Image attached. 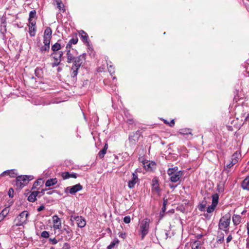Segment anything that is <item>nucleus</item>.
<instances>
[{
  "mask_svg": "<svg viewBox=\"0 0 249 249\" xmlns=\"http://www.w3.org/2000/svg\"><path fill=\"white\" fill-rule=\"evenodd\" d=\"M86 56V54L85 53L78 55V53L76 50L72 49L71 51L68 50L66 52L67 62L68 64H72L70 74L73 81L77 80L78 70L84 61H85Z\"/></svg>",
  "mask_w": 249,
  "mask_h": 249,
  "instance_id": "nucleus-1",
  "label": "nucleus"
},
{
  "mask_svg": "<svg viewBox=\"0 0 249 249\" xmlns=\"http://www.w3.org/2000/svg\"><path fill=\"white\" fill-rule=\"evenodd\" d=\"M33 179L34 177L32 175H20L17 177L16 180L13 181V183L17 189H22Z\"/></svg>",
  "mask_w": 249,
  "mask_h": 249,
  "instance_id": "nucleus-2",
  "label": "nucleus"
},
{
  "mask_svg": "<svg viewBox=\"0 0 249 249\" xmlns=\"http://www.w3.org/2000/svg\"><path fill=\"white\" fill-rule=\"evenodd\" d=\"M231 215L230 213H228L223 216L219 221L218 230H222L227 233L231 223Z\"/></svg>",
  "mask_w": 249,
  "mask_h": 249,
  "instance_id": "nucleus-3",
  "label": "nucleus"
},
{
  "mask_svg": "<svg viewBox=\"0 0 249 249\" xmlns=\"http://www.w3.org/2000/svg\"><path fill=\"white\" fill-rule=\"evenodd\" d=\"M150 222V219L146 218L143 219L140 224V231L142 239H144L149 232Z\"/></svg>",
  "mask_w": 249,
  "mask_h": 249,
  "instance_id": "nucleus-4",
  "label": "nucleus"
},
{
  "mask_svg": "<svg viewBox=\"0 0 249 249\" xmlns=\"http://www.w3.org/2000/svg\"><path fill=\"white\" fill-rule=\"evenodd\" d=\"M143 130L142 129L138 130L135 132L130 133L128 137V140L129 142L135 145L139 141L141 137L142 138V133Z\"/></svg>",
  "mask_w": 249,
  "mask_h": 249,
  "instance_id": "nucleus-5",
  "label": "nucleus"
},
{
  "mask_svg": "<svg viewBox=\"0 0 249 249\" xmlns=\"http://www.w3.org/2000/svg\"><path fill=\"white\" fill-rule=\"evenodd\" d=\"M28 216L29 213L27 211H23L15 219L16 225L19 226L25 224Z\"/></svg>",
  "mask_w": 249,
  "mask_h": 249,
  "instance_id": "nucleus-6",
  "label": "nucleus"
},
{
  "mask_svg": "<svg viewBox=\"0 0 249 249\" xmlns=\"http://www.w3.org/2000/svg\"><path fill=\"white\" fill-rule=\"evenodd\" d=\"M61 231V233H64L65 235V240L66 241H70L72 238L73 232L71 228L68 225L64 224Z\"/></svg>",
  "mask_w": 249,
  "mask_h": 249,
  "instance_id": "nucleus-7",
  "label": "nucleus"
},
{
  "mask_svg": "<svg viewBox=\"0 0 249 249\" xmlns=\"http://www.w3.org/2000/svg\"><path fill=\"white\" fill-rule=\"evenodd\" d=\"M52 34V31L51 28L50 27H47L44 31L43 36L44 45L50 46Z\"/></svg>",
  "mask_w": 249,
  "mask_h": 249,
  "instance_id": "nucleus-8",
  "label": "nucleus"
},
{
  "mask_svg": "<svg viewBox=\"0 0 249 249\" xmlns=\"http://www.w3.org/2000/svg\"><path fill=\"white\" fill-rule=\"evenodd\" d=\"M152 191L156 193L159 196L160 195L161 190L159 185V181L157 177L154 178L152 180Z\"/></svg>",
  "mask_w": 249,
  "mask_h": 249,
  "instance_id": "nucleus-9",
  "label": "nucleus"
},
{
  "mask_svg": "<svg viewBox=\"0 0 249 249\" xmlns=\"http://www.w3.org/2000/svg\"><path fill=\"white\" fill-rule=\"evenodd\" d=\"M183 172L180 170L176 173L167 174L169 176V180L172 182H177L180 180L181 177L183 175Z\"/></svg>",
  "mask_w": 249,
  "mask_h": 249,
  "instance_id": "nucleus-10",
  "label": "nucleus"
},
{
  "mask_svg": "<svg viewBox=\"0 0 249 249\" xmlns=\"http://www.w3.org/2000/svg\"><path fill=\"white\" fill-rule=\"evenodd\" d=\"M61 41L62 40L59 39L57 42L52 46L51 49L53 53L50 54V56H53L54 54H56V52L64 47V44H62L61 43Z\"/></svg>",
  "mask_w": 249,
  "mask_h": 249,
  "instance_id": "nucleus-11",
  "label": "nucleus"
},
{
  "mask_svg": "<svg viewBox=\"0 0 249 249\" xmlns=\"http://www.w3.org/2000/svg\"><path fill=\"white\" fill-rule=\"evenodd\" d=\"M79 35L81 36L82 41L84 43H86L87 46L89 47V49L92 51L93 49L90 47L89 42V36L88 34L83 30H81L79 32Z\"/></svg>",
  "mask_w": 249,
  "mask_h": 249,
  "instance_id": "nucleus-12",
  "label": "nucleus"
},
{
  "mask_svg": "<svg viewBox=\"0 0 249 249\" xmlns=\"http://www.w3.org/2000/svg\"><path fill=\"white\" fill-rule=\"evenodd\" d=\"M78 39L77 36V35L74 36L68 42L66 46V52L70 50V51H71L72 49H73L72 47V44H76L78 42Z\"/></svg>",
  "mask_w": 249,
  "mask_h": 249,
  "instance_id": "nucleus-13",
  "label": "nucleus"
},
{
  "mask_svg": "<svg viewBox=\"0 0 249 249\" xmlns=\"http://www.w3.org/2000/svg\"><path fill=\"white\" fill-rule=\"evenodd\" d=\"M139 179L138 178V175L136 172L132 173V178L128 182V187L130 189L134 188L135 185L139 182Z\"/></svg>",
  "mask_w": 249,
  "mask_h": 249,
  "instance_id": "nucleus-14",
  "label": "nucleus"
},
{
  "mask_svg": "<svg viewBox=\"0 0 249 249\" xmlns=\"http://www.w3.org/2000/svg\"><path fill=\"white\" fill-rule=\"evenodd\" d=\"M61 176L64 180L70 178H76L79 176L75 173H70L69 172H64L61 173Z\"/></svg>",
  "mask_w": 249,
  "mask_h": 249,
  "instance_id": "nucleus-15",
  "label": "nucleus"
},
{
  "mask_svg": "<svg viewBox=\"0 0 249 249\" xmlns=\"http://www.w3.org/2000/svg\"><path fill=\"white\" fill-rule=\"evenodd\" d=\"M36 46L39 49V53L41 54L49 52L50 49V46L42 45L40 42L37 43Z\"/></svg>",
  "mask_w": 249,
  "mask_h": 249,
  "instance_id": "nucleus-16",
  "label": "nucleus"
},
{
  "mask_svg": "<svg viewBox=\"0 0 249 249\" xmlns=\"http://www.w3.org/2000/svg\"><path fill=\"white\" fill-rule=\"evenodd\" d=\"M82 189L83 186L80 183L77 184L75 185L70 187V194L73 195L77 192L81 190Z\"/></svg>",
  "mask_w": 249,
  "mask_h": 249,
  "instance_id": "nucleus-17",
  "label": "nucleus"
},
{
  "mask_svg": "<svg viewBox=\"0 0 249 249\" xmlns=\"http://www.w3.org/2000/svg\"><path fill=\"white\" fill-rule=\"evenodd\" d=\"M76 221L77 226L80 228H84L86 225V219L82 216H79V217H76Z\"/></svg>",
  "mask_w": 249,
  "mask_h": 249,
  "instance_id": "nucleus-18",
  "label": "nucleus"
},
{
  "mask_svg": "<svg viewBox=\"0 0 249 249\" xmlns=\"http://www.w3.org/2000/svg\"><path fill=\"white\" fill-rule=\"evenodd\" d=\"M39 194V191H33L28 196L27 200L31 202H34L36 200V196Z\"/></svg>",
  "mask_w": 249,
  "mask_h": 249,
  "instance_id": "nucleus-19",
  "label": "nucleus"
},
{
  "mask_svg": "<svg viewBox=\"0 0 249 249\" xmlns=\"http://www.w3.org/2000/svg\"><path fill=\"white\" fill-rule=\"evenodd\" d=\"M143 164L145 169L148 171H152L156 166V163L154 161H151L150 162H146L145 163H143Z\"/></svg>",
  "mask_w": 249,
  "mask_h": 249,
  "instance_id": "nucleus-20",
  "label": "nucleus"
},
{
  "mask_svg": "<svg viewBox=\"0 0 249 249\" xmlns=\"http://www.w3.org/2000/svg\"><path fill=\"white\" fill-rule=\"evenodd\" d=\"M50 57H53L54 59V62L52 63L53 68L58 66L60 64L62 59L58 57L57 55H53V56H50Z\"/></svg>",
  "mask_w": 249,
  "mask_h": 249,
  "instance_id": "nucleus-21",
  "label": "nucleus"
},
{
  "mask_svg": "<svg viewBox=\"0 0 249 249\" xmlns=\"http://www.w3.org/2000/svg\"><path fill=\"white\" fill-rule=\"evenodd\" d=\"M44 183V181L42 178H39L37 179L34 183L32 190L38 189L39 187H41Z\"/></svg>",
  "mask_w": 249,
  "mask_h": 249,
  "instance_id": "nucleus-22",
  "label": "nucleus"
},
{
  "mask_svg": "<svg viewBox=\"0 0 249 249\" xmlns=\"http://www.w3.org/2000/svg\"><path fill=\"white\" fill-rule=\"evenodd\" d=\"M107 148L108 144L106 143L104 147L98 153V156L100 159H102L104 157L105 154L107 153Z\"/></svg>",
  "mask_w": 249,
  "mask_h": 249,
  "instance_id": "nucleus-23",
  "label": "nucleus"
},
{
  "mask_svg": "<svg viewBox=\"0 0 249 249\" xmlns=\"http://www.w3.org/2000/svg\"><path fill=\"white\" fill-rule=\"evenodd\" d=\"M232 221L234 226L239 225L241 221V216L238 214H233L232 216Z\"/></svg>",
  "mask_w": 249,
  "mask_h": 249,
  "instance_id": "nucleus-24",
  "label": "nucleus"
},
{
  "mask_svg": "<svg viewBox=\"0 0 249 249\" xmlns=\"http://www.w3.org/2000/svg\"><path fill=\"white\" fill-rule=\"evenodd\" d=\"M57 182V179L56 178H50L48 179L45 182L46 187H51L53 185H55Z\"/></svg>",
  "mask_w": 249,
  "mask_h": 249,
  "instance_id": "nucleus-25",
  "label": "nucleus"
},
{
  "mask_svg": "<svg viewBox=\"0 0 249 249\" xmlns=\"http://www.w3.org/2000/svg\"><path fill=\"white\" fill-rule=\"evenodd\" d=\"M242 187L244 190H249V176L247 177L242 183Z\"/></svg>",
  "mask_w": 249,
  "mask_h": 249,
  "instance_id": "nucleus-26",
  "label": "nucleus"
},
{
  "mask_svg": "<svg viewBox=\"0 0 249 249\" xmlns=\"http://www.w3.org/2000/svg\"><path fill=\"white\" fill-rule=\"evenodd\" d=\"M35 75L38 78H42L43 76V71L42 68L37 67L35 70Z\"/></svg>",
  "mask_w": 249,
  "mask_h": 249,
  "instance_id": "nucleus-27",
  "label": "nucleus"
},
{
  "mask_svg": "<svg viewBox=\"0 0 249 249\" xmlns=\"http://www.w3.org/2000/svg\"><path fill=\"white\" fill-rule=\"evenodd\" d=\"M192 249H201V244L200 241L196 240L194 242L191 246Z\"/></svg>",
  "mask_w": 249,
  "mask_h": 249,
  "instance_id": "nucleus-28",
  "label": "nucleus"
},
{
  "mask_svg": "<svg viewBox=\"0 0 249 249\" xmlns=\"http://www.w3.org/2000/svg\"><path fill=\"white\" fill-rule=\"evenodd\" d=\"M212 203L215 205H217L219 200V195L217 193L213 194L212 196Z\"/></svg>",
  "mask_w": 249,
  "mask_h": 249,
  "instance_id": "nucleus-29",
  "label": "nucleus"
},
{
  "mask_svg": "<svg viewBox=\"0 0 249 249\" xmlns=\"http://www.w3.org/2000/svg\"><path fill=\"white\" fill-rule=\"evenodd\" d=\"M240 156V153H238L237 151L234 152L231 156V161L236 164L238 161Z\"/></svg>",
  "mask_w": 249,
  "mask_h": 249,
  "instance_id": "nucleus-30",
  "label": "nucleus"
},
{
  "mask_svg": "<svg viewBox=\"0 0 249 249\" xmlns=\"http://www.w3.org/2000/svg\"><path fill=\"white\" fill-rule=\"evenodd\" d=\"M6 25L5 23V21L2 22L1 24L0 25V32L2 34L3 36H5V34L6 33Z\"/></svg>",
  "mask_w": 249,
  "mask_h": 249,
  "instance_id": "nucleus-31",
  "label": "nucleus"
},
{
  "mask_svg": "<svg viewBox=\"0 0 249 249\" xmlns=\"http://www.w3.org/2000/svg\"><path fill=\"white\" fill-rule=\"evenodd\" d=\"M119 243V240L117 238H115L113 239V240L111 242L110 245H108L107 247V249H113L114 248L115 246L116 245L118 244Z\"/></svg>",
  "mask_w": 249,
  "mask_h": 249,
  "instance_id": "nucleus-32",
  "label": "nucleus"
},
{
  "mask_svg": "<svg viewBox=\"0 0 249 249\" xmlns=\"http://www.w3.org/2000/svg\"><path fill=\"white\" fill-rule=\"evenodd\" d=\"M224 239V234L223 232H218V236L217 237V242L219 244H222Z\"/></svg>",
  "mask_w": 249,
  "mask_h": 249,
  "instance_id": "nucleus-33",
  "label": "nucleus"
},
{
  "mask_svg": "<svg viewBox=\"0 0 249 249\" xmlns=\"http://www.w3.org/2000/svg\"><path fill=\"white\" fill-rule=\"evenodd\" d=\"M207 204L206 201H203L201 203L198 205V208L201 212H203L205 210Z\"/></svg>",
  "mask_w": 249,
  "mask_h": 249,
  "instance_id": "nucleus-34",
  "label": "nucleus"
},
{
  "mask_svg": "<svg viewBox=\"0 0 249 249\" xmlns=\"http://www.w3.org/2000/svg\"><path fill=\"white\" fill-rule=\"evenodd\" d=\"M56 4L57 8L60 11H62L63 12H65L66 10L62 1H57V3Z\"/></svg>",
  "mask_w": 249,
  "mask_h": 249,
  "instance_id": "nucleus-35",
  "label": "nucleus"
},
{
  "mask_svg": "<svg viewBox=\"0 0 249 249\" xmlns=\"http://www.w3.org/2000/svg\"><path fill=\"white\" fill-rule=\"evenodd\" d=\"M17 170L16 169H10L9 170V175L10 178H16L18 177V174L16 172Z\"/></svg>",
  "mask_w": 249,
  "mask_h": 249,
  "instance_id": "nucleus-36",
  "label": "nucleus"
},
{
  "mask_svg": "<svg viewBox=\"0 0 249 249\" xmlns=\"http://www.w3.org/2000/svg\"><path fill=\"white\" fill-rule=\"evenodd\" d=\"M10 211L9 209L7 208V207L4 208L2 211L0 213V214L2 215V217L4 218L8 215Z\"/></svg>",
  "mask_w": 249,
  "mask_h": 249,
  "instance_id": "nucleus-37",
  "label": "nucleus"
},
{
  "mask_svg": "<svg viewBox=\"0 0 249 249\" xmlns=\"http://www.w3.org/2000/svg\"><path fill=\"white\" fill-rule=\"evenodd\" d=\"M216 206H217L216 205L212 203L211 205L209 206L207 208V210H206L207 212L208 213H211L213 212L214 211Z\"/></svg>",
  "mask_w": 249,
  "mask_h": 249,
  "instance_id": "nucleus-38",
  "label": "nucleus"
},
{
  "mask_svg": "<svg viewBox=\"0 0 249 249\" xmlns=\"http://www.w3.org/2000/svg\"><path fill=\"white\" fill-rule=\"evenodd\" d=\"M178 168L177 166H175L173 168H169L167 171V174H172L176 173L177 172H178L179 170H178Z\"/></svg>",
  "mask_w": 249,
  "mask_h": 249,
  "instance_id": "nucleus-39",
  "label": "nucleus"
},
{
  "mask_svg": "<svg viewBox=\"0 0 249 249\" xmlns=\"http://www.w3.org/2000/svg\"><path fill=\"white\" fill-rule=\"evenodd\" d=\"M179 133L183 135H188L191 133V130L188 128L181 129L179 130Z\"/></svg>",
  "mask_w": 249,
  "mask_h": 249,
  "instance_id": "nucleus-40",
  "label": "nucleus"
},
{
  "mask_svg": "<svg viewBox=\"0 0 249 249\" xmlns=\"http://www.w3.org/2000/svg\"><path fill=\"white\" fill-rule=\"evenodd\" d=\"M33 18H36V11L35 10H32L30 12L28 20L33 19Z\"/></svg>",
  "mask_w": 249,
  "mask_h": 249,
  "instance_id": "nucleus-41",
  "label": "nucleus"
},
{
  "mask_svg": "<svg viewBox=\"0 0 249 249\" xmlns=\"http://www.w3.org/2000/svg\"><path fill=\"white\" fill-rule=\"evenodd\" d=\"M29 33L30 36H34L36 35V27H33L31 28V27H29Z\"/></svg>",
  "mask_w": 249,
  "mask_h": 249,
  "instance_id": "nucleus-42",
  "label": "nucleus"
},
{
  "mask_svg": "<svg viewBox=\"0 0 249 249\" xmlns=\"http://www.w3.org/2000/svg\"><path fill=\"white\" fill-rule=\"evenodd\" d=\"M53 228L54 229H58V230H60L62 228V225H61V222H56V223H53Z\"/></svg>",
  "mask_w": 249,
  "mask_h": 249,
  "instance_id": "nucleus-43",
  "label": "nucleus"
},
{
  "mask_svg": "<svg viewBox=\"0 0 249 249\" xmlns=\"http://www.w3.org/2000/svg\"><path fill=\"white\" fill-rule=\"evenodd\" d=\"M50 243L52 245H55L59 242V240H57L56 238H49Z\"/></svg>",
  "mask_w": 249,
  "mask_h": 249,
  "instance_id": "nucleus-44",
  "label": "nucleus"
},
{
  "mask_svg": "<svg viewBox=\"0 0 249 249\" xmlns=\"http://www.w3.org/2000/svg\"><path fill=\"white\" fill-rule=\"evenodd\" d=\"M53 223L61 222L60 219L57 215H54L53 216Z\"/></svg>",
  "mask_w": 249,
  "mask_h": 249,
  "instance_id": "nucleus-45",
  "label": "nucleus"
},
{
  "mask_svg": "<svg viewBox=\"0 0 249 249\" xmlns=\"http://www.w3.org/2000/svg\"><path fill=\"white\" fill-rule=\"evenodd\" d=\"M123 221L126 224L129 223L131 221L130 216L129 215L125 216L123 219Z\"/></svg>",
  "mask_w": 249,
  "mask_h": 249,
  "instance_id": "nucleus-46",
  "label": "nucleus"
},
{
  "mask_svg": "<svg viewBox=\"0 0 249 249\" xmlns=\"http://www.w3.org/2000/svg\"><path fill=\"white\" fill-rule=\"evenodd\" d=\"M14 189L12 188H10L8 191V196L9 197L13 198L14 197Z\"/></svg>",
  "mask_w": 249,
  "mask_h": 249,
  "instance_id": "nucleus-47",
  "label": "nucleus"
},
{
  "mask_svg": "<svg viewBox=\"0 0 249 249\" xmlns=\"http://www.w3.org/2000/svg\"><path fill=\"white\" fill-rule=\"evenodd\" d=\"M29 20V27H31V28L33 27H35L36 22L35 20H33V19L28 20Z\"/></svg>",
  "mask_w": 249,
  "mask_h": 249,
  "instance_id": "nucleus-48",
  "label": "nucleus"
},
{
  "mask_svg": "<svg viewBox=\"0 0 249 249\" xmlns=\"http://www.w3.org/2000/svg\"><path fill=\"white\" fill-rule=\"evenodd\" d=\"M41 236L43 238H48L49 236V233L48 231H44L42 232Z\"/></svg>",
  "mask_w": 249,
  "mask_h": 249,
  "instance_id": "nucleus-49",
  "label": "nucleus"
},
{
  "mask_svg": "<svg viewBox=\"0 0 249 249\" xmlns=\"http://www.w3.org/2000/svg\"><path fill=\"white\" fill-rule=\"evenodd\" d=\"M14 203V201L12 200H9L7 201V204L4 205V207H7V208L9 209V208L13 205Z\"/></svg>",
  "mask_w": 249,
  "mask_h": 249,
  "instance_id": "nucleus-50",
  "label": "nucleus"
},
{
  "mask_svg": "<svg viewBox=\"0 0 249 249\" xmlns=\"http://www.w3.org/2000/svg\"><path fill=\"white\" fill-rule=\"evenodd\" d=\"M126 122L129 124H134L135 121L132 117H130L129 118L126 120Z\"/></svg>",
  "mask_w": 249,
  "mask_h": 249,
  "instance_id": "nucleus-51",
  "label": "nucleus"
},
{
  "mask_svg": "<svg viewBox=\"0 0 249 249\" xmlns=\"http://www.w3.org/2000/svg\"><path fill=\"white\" fill-rule=\"evenodd\" d=\"M70 245L68 243H65L63 244L62 249H70Z\"/></svg>",
  "mask_w": 249,
  "mask_h": 249,
  "instance_id": "nucleus-52",
  "label": "nucleus"
},
{
  "mask_svg": "<svg viewBox=\"0 0 249 249\" xmlns=\"http://www.w3.org/2000/svg\"><path fill=\"white\" fill-rule=\"evenodd\" d=\"M118 235L120 237L125 239L126 237V234L125 232H119Z\"/></svg>",
  "mask_w": 249,
  "mask_h": 249,
  "instance_id": "nucleus-53",
  "label": "nucleus"
},
{
  "mask_svg": "<svg viewBox=\"0 0 249 249\" xmlns=\"http://www.w3.org/2000/svg\"><path fill=\"white\" fill-rule=\"evenodd\" d=\"M50 190V189H47V188H45V189H42V190L41 191H39V197L43 195L44 194V192L45 191H48V190Z\"/></svg>",
  "mask_w": 249,
  "mask_h": 249,
  "instance_id": "nucleus-54",
  "label": "nucleus"
},
{
  "mask_svg": "<svg viewBox=\"0 0 249 249\" xmlns=\"http://www.w3.org/2000/svg\"><path fill=\"white\" fill-rule=\"evenodd\" d=\"M58 56V57H59V58L62 59V57L63 55V52L62 51H58L56 52V54H55Z\"/></svg>",
  "mask_w": 249,
  "mask_h": 249,
  "instance_id": "nucleus-55",
  "label": "nucleus"
},
{
  "mask_svg": "<svg viewBox=\"0 0 249 249\" xmlns=\"http://www.w3.org/2000/svg\"><path fill=\"white\" fill-rule=\"evenodd\" d=\"M108 70L109 72L111 74L114 73L115 72L114 70V68H113L112 66H111V65H110L109 67H108Z\"/></svg>",
  "mask_w": 249,
  "mask_h": 249,
  "instance_id": "nucleus-56",
  "label": "nucleus"
},
{
  "mask_svg": "<svg viewBox=\"0 0 249 249\" xmlns=\"http://www.w3.org/2000/svg\"><path fill=\"white\" fill-rule=\"evenodd\" d=\"M235 163L234 162H233V161H232L231 160L230 161V162L229 163V164H227L226 165V167L227 168H231L232 166H233Z\"/></svg>",
  "mask_w": 249,
  "mask_h": 249,
  "instance_id": "nucleus-57",
  "label": "nucleus"
},
{
  "mask_svg": "<svg viewBox=\"0 0 249 249\" xmlns=\"http://www.w3.org/2000/svg\"><path fill=\"white\" fill-rule=\"evenodd\" d=\"M9 170H7L6 171H5L4 172H3L0 175V177H2V176H4L5 175H9Z\"/></svg>",
  "mask_w": 249,
  "mask_h": 249,
  "instance_id": "nucleus-58",
  "label": "nucleus"
},
{
  "mask_svg": "<svg viewBox=\"0 0 249 249\" xmlns=\"http://www.w3.org/2000/svg\"><path fill=\"white\" fill-rule=\"evenodd\" d=\"M232 237L231 235V234L229 235L227 237V239H226V242H227V243H229L230 242H231V241L232 240Z\"/></svg>",
  "mask_w": 249,
  "mask_h": 249,
  "instance_id": "nucleus-59",
  "label": "nucleus"
},
{
  "mask_svg": "<svg viewBox=\"0 0 249 249\" xmlns=\"http://www.w3.org/2000/svg\"><path fill=\"white\" fill-rule=\"evenodd\" d=\"M44 209H45L44 206V205H41L40 206H39L37 208V212H41L42 210H43Z\"/></svg>",
  "mask_w": 249,
  "mask_h": 249,
  "instance_id": "nucleus-60",
  "label": "nucleus"
},
{
  "mask_svg": "<svg viewBox=\"0 0 249 249\" xmlns=\"http://www.w3.org/2000/svg\"><path fill=\"white\" fill-rule=\"evenodd\" d=\"M79 216H75V215H71V222H73V220H75L76 221V219H77L76 218V217H79Z\"/></svg>",
  "mask_w": 249,
  "mask_h": 249,
  "instance_id": "nucleus-61",
  "label": "nucleus"
},
{
  "mask_svg": "<svg viewBox=\"0 0 249 249\" xmlns=\"http://www.w3.org/2000/svg\"><path fill=\"white\" fill-rule=\"evenodd\" d=\"M177 185H174L173 184L169 183V186L171 189H172L173 190H174L175 188L177 187Z\"/></svg>",
  "mask_w": 249,
  "mask_h": 249,
  "instance_id": "nucleus-62",
  "label": "nucleus"
},
{
  "mask_svg": "<svg viewBox=\"0 0 249 249\" xmlns=\"http://www.w3.org/2000/svg\"><path fill=\"white\" fill-rule=\"evenodd\" d=\"M54 193H57V191H56V190L49 191L47 192L46 194L47 195H50L53 194Z\"/></svg>",
  "mask_w": 249,
  "mask_h": 249,
  "instance_id": "nucleus-63",
  "label": "nucleus"
},
{
  "mask_svg": "<svg viewBox=\"0 0 249 249\" xmlns=\"http://www.w3.org/2000/svg\"><path fill=\"white\" fill-rule=\"evenodd\" d=\"M175 124V121L173 119L171 121V122L169 123V126H173Z\"/></svg>",
  "mask_w": 249,
  "mask_h": 249,
  "instance_id": "nucleus-64",
  "label": "nucleus"
}]
</instances>
